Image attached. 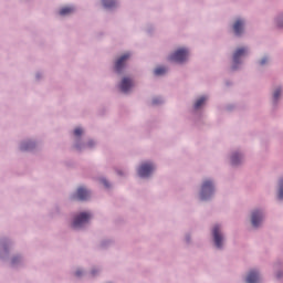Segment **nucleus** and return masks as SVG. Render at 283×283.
I'll return each instance as SVG.
<instances>
[{
    "label": "nucleus",
    "mask_w": 283,
    "mask_h": 283,
    "mask_svg": "<svg viewBox=\"0 0 283 283\" xmlns=\"http://www.w3.org/2000/svg\"><path fill=\"white\" fill-rule=\"evenodd\" d=\"M91 218V212H80V214H76L73 221V228L80 229V227H84V224H87V222H90Z\"/></svg>",
    "instance_id": "f257e3e1"
},
{
    "label": "nucleus",
    "mask_w": 283,
    "mask_h": 283,
    "mask_svg": "<svg viewBox=\"0 0 283 283\" xmlns=\"http://www.w3.org/2000/svg\"><path fill=\"white\" fill-rule=\"evenodd\" d=\"M189 55L188 49H178L170 55V60L174 62H185Z\"/></svg>",
    "instance_id": "f03ea898"
},
{
    "label": "nucleus",
    "mask_w": 283,
    "mask_h": 283,
    "mask_svg": "<svg viewBox=\"0 0 283 283\" xmlns=\"http://www.w3.org/2000/svg\"><path fill=\"white\" fill-rule=\"evenodd\" d=\"M213 190H214V186L212 181H210L209 179L203 181L202 188H201V199H208V197L212 195Z\"/></svg>",
    "instance_id": "7ed1b4c3"
},
{
    "label": "nucleus",
    "mask_w": 283,
    "mask_h": 283,
    "mask_svg": "<svg viewBox=\"0 0 283 283\" xmlns=\"http://www.w3.org/2000/svg\"><path fill=\"white\" fill-rule=\"evenodd\" d=\"M154 168H155L154 164L146 161L139 166L138 175L140 177H148L154 170Z\"/></svg>",
    "instance_id": "20e7f679"
},
{
    "label": "nucleus",
    "mask_w": 283,
    "mask_h": 283,
    "mask_svg": "<svg viewBox=\"0 0 283 283\" xmlns=\"http://www.w3.org/2000/svg\"><path fill=\"white\" fill-rule=\"evenodd\" d=\"M213 238H214L216 247L218 249H221L222 242H223V238H222V234L220 232V226H214V228H213Z\"/></svg>",
    "instance_id": "39448f33"
},
{
    "label": "nucleus",
    "mask_w": 283,
    "mask_h": 283,
    "mask_svg": "<svg viewBox=\"0 0 283 283\" xmlns=\"http://www.w3.org/2000/svg\"><path fill=\"white\" fill-rule=\"evenodd\" d=\"M129 57H130V53H125L124 55L118 57V60L115 63V69L117 72H120L124 69L125 63L127 60H129Z\"/></svg>",
    "instance_id": "423d86ee"
},
{
    "label": "nucleus",
    "mask_w": 283,
    "mask_h": 283,
    "mask_svg": "<svg viewBox=\"0 0 283 283\" xmlns=\"http://www.w3.org/2000/svg\"><path fill=\"white\" fill-rule=\"evenodd\" d=\"M262 220L263 212H260V210H254V212H252V227H260Z\"/></svg>",
    "instance_id": "0eeeda50"
},
{
    "label": "nucleus",
    "mask_w": 283,
    "mask_h": 283,
    "mask_svg": "<svg viewBox=\"0 0 283 283\" xmlns=\"http://www.w3.org/2000/svg\"><path fill=\"white\" fill-rule=\"evenodd\" d=\"M134 86V82L129 77H124L120 82V90L124 93H128V91Z\"/></svg>",
    "instance_id": "6e6552de"
},
{
    "label": "nucleus",
    "mask_w": 283,
    "mask_h": 283,
    "mask_svg": "<svg viewBox=\"0 0 283 283\" xmlns=\"http://www.w3.org/2000/svg\"><path fill=\"white\" fill-rule=\"evenodd\" d=\"M248 52V49H237V51H234V55H233V62L234 64H239L242 55H245V53Z\"/></svg>",
    "instance_id": "1a4fd4ad"
},
{
    "label": "nucleus",
    "mask_w": 283,
    "mask_h": 283,
    "mask_svg": "<svg viewBox=\"0 0 283 283\" xmlns=\"http://www.w3.org/2000/svg\"><path fill=\"white\" fill-rule=\"evenodd\" d=\"M90 195H91L90 190H87V188H84L83 186H81L76 190V197L78 199H87V197H90Z\"/></svg>",
    "instance_id": "9d476101"
},
{
    "label": "nucleus",
    "mask_w": 283,
    "mask_h": 283,
    "mask_svg": "<svg viewBox=\"0 0 283 283\" xmlns=\"http://www.w3.org/2000/svg\"><path fill=\"white\" fill-rule=\"evenodd\" d=\"M245 281L248 283H258L260 282V274L258 271H250Z\"/></svg>",
    "instance_id": "9b49d317"
},
{
    "label": "nucleus",
    "mask_w": 283,
    "mask_h": 283,
    "mask_svg": "<svg viewBox=\"0 0 283 283\" xmlns=\"http://www.w3.org/2000/svg\"><path fill=\"white\" fill-rule=\"evenodd\" d=\"M244 22L243 20H237L233 24V30L237 35H241L243 32Z\"/></svg>",
    "instance_id": "f8f14e48"
},
{
    "label": "nucleus",
    "mask_w": 283,
    "mask_h": 283,
    "mask_svg": "<svg viewBox=\"0 0 283 283\" xmlns=\"http://www.w3.org/2000/svg\"><path fill=\"white\" fill-rule=\"evenodd\" d=\"M74 7H64L60 10V15H67L70 13H73Z\"/></svg>",
    "instance_id": "ddd939ff"
},
{
    "label": "nucleus",
    "mask_w": 283,
    "mask_h": 283,
    "mask_svg": "<svg viewBox=\"0 0 283 283\" xmlns=\"http://www.w3.org/2000/svg\"><path fill=\"white\" fill-rule=\"evenodd\" d=\"M207 97L202 96V97H199V99L196 101L195 103V108H200V106H202V104H205Z\"/></svg>",
    "instance_id": "4468645a"
},
{
    "label": "nucleus",
    "mask_w": 283,
    "mask_h": 283,
    "mask_svg": "<svg viewBox=\"0 0 283 283\" xmlns=\"http://www.w3.org/2000/svg\"><path fill=\"white\" fill-rule=\"evenodd\" d=\"M103 4L107 8L115 7L116 0H103Z\"/></svg>",
    "instance_id": "2eb2a0df"
},
{
    "label": "nucleus",
    "mask_w": 283,
    "mask_h": 283,
    "mask_svg": "<svg viewBox=\"0 0 283 283\" xmlns=\"http://www.w3.org/2000/svg\"><path fill=\"white\" fill-rule=\"evenodd\" d=\"M279 185H280V188H279L277 197L279 199H283V179H280Z\"/></svg>",
    "instance_id": "dca6fc26"
},
{
    "label": "nucleus",
    "mask_w": 283,
    "mask_h": 283,
    "mask_svg": "<svg viewBox=\"0 0 283 283\" xmlns=\"http://www.w3.org/2000/svg\"><path fill=\"white\" fill-rule=\"evenodd\" d=\"M167 69H165V66H158L157 69H155V75H163L164 73H166Z\"/></svg>",
    "instance_id": "f3484780"
},
{
    "label": "nucleus",
    "mask_w": 283,
    "mask_h": 283,
    "mask_svg": "<svg viewBox=\"0 0 283 283\" xmlns=\"http://www.w3.org/2000/svg\"><path fill=\"white\" fill-rule=\"evenodd\" d=\"M240 159H241V155H239L238 153H234V155H232L231 157V163L239 164Z\"/></svg>",
    "instance_id": "a211bd4d"
},
{
    "label": "nucleus",
    "mask_w": 283,
    "mask_h": 283,
    "mask_svg": "<svg viewBox=\"0 0 283 283\" xmlns=\"http://www.w3.org/2000/svg\"><path fill=\"white\" fill-rule=\"evenodd\" d=\"M281 93H282L281 88H276V91H274V93H273V98L279 99Z\"/></svg>",
    "instance_id": "6ab92c4d"
},
{
    "label": "nucleus",
    "mask_w": 283,
    "mask_h": 283,
    "mask_svg": "<svg viewBox=\"0 0 283 283\" xmlns=\"http://www.w3.org/2000/svg\"><path fill=\"white\" fill-rule=\"evenodd\" d=\"M82 133H83V128L77 127V128L74 129V134H75L76 136L82 135Z\"/></svg>",
    "instance_id": "aec40b11"
},
{
    "label": "nucleus",
    "mask_w": 283,
    "mask_h": 283,
    "mask_svg": "<svg viewBox=\"0 0 283 283\" xmlns=\"http://www.w3.org/2000/svg\"><path fill=\"white\" fill-rule=\"evenodd\" d=\"M32 146V144H22L21 145V149L22 150H27L28 148H30Z\"/></svg>",
    "instance_id": "412c9836"
},
{
    "label": "nucleus",
    "mask_w": 283,
    "mask_h": 283,
    "mask_svg": "<svg viewBox=\"0 0 283 283\" xmlns=\"http://www.w3.org/2000/svg\"><path fill=\"white\" fill-rule=\"evenodd\" d=\"M266 62H269V57H263V59L260 61V64H266Z\"/></svg>",
    "instance_id": "4be33fe9"
},
{
    "label": "nucleus",
    "mask_w": 283,
    "mask_h": 283,
    "mask_svg": "<svg viewBox=\"0 0 283 283\" xmlns=\"http://www.w3.org/2000/svg\"><path fill=\"white\" fill-rule=\"evenodd\" d=\"M102 184H104L106 187H109V181H107V179H102Z\"/></svg>",
    "instance_id": "5701e85b"
},
{
    "label": "nucleus",
    "mask_w": 283,
    "mask_h": 283,
    "mask_svg": "<svg viewBox=\"0 0 283 283\" xmlns=\"http://www.w3.org/2000/svg\"><path fill=\"white\" fill-rule=\"evenodd\" d=\"M75 275L80 277L82 275V271H76Z\"/></svg>",
    "instance_id": "b1692460"
},
{
    "label": "nucleus",
    "mask_w": 283,
    "mask_h": 283,
    "mask_svg": "<svg viewBox=\"0 0 283 283\" xmlns=\"http://www.w3.org/2000/svg\"><path fill=\"white\" fill-rule=\"evenodd\" d=\"M161 99H153L154 104H158Z\"/></svg>",
    "instance_id": "393cba45"
},
{
    "label": "nucleus",
    "mask_w": 283,
    "mask_h": 283,
    "mask_svg": "<svg viewBox=\"0 0 283 283\" xmlns=\"http://www.w3.org/2000/svg\"><path fill=\"white\" fill-rule=\"evenodd\" d=\"M94 144V142H88V146H92Z\"/></svg>",
    "instance_id": "a878e982"
},
{
    "label": "nucleus",
    "mask_w": 283,
    "mask_h": 283,
    "mask_svg": "<svg viewBox=\"0 0 283 283\" xmlns=\"http://www.w3.org/2000/svg\"><path fill=\"white\" fill-rule=\"evenodd\" d=\"M12 262H13V263H15V262H17V260L14 259Z\"/></svg>",
    "instance_id": "bb28decb"
}]
</instances>
